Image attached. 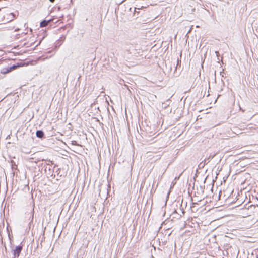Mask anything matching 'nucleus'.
<instances>
[{
    "label": "nucleus",
    "mask_w": 258,
    "mask_h": 258,
    "mask_svg": "<svg viewBox=\"0 0 258 258\" xmlns=\"http://www.w3.org/2000/svg\"><path fill=\"white\" fill-rule=\"evenodd\" d=\"M22 246H18L16 247V249L14 250V255L15 258H18L19 254L22 250Z\"/></svg>",
    "instance_id": "f257e3e1"
},
{
    "label": "nucleus",
    "mask_w": 258,
    "mask_h": 258,
    "mask_svg": "<svg viewBox=\"0 0 258 258\" xmlns=\"http://www.w3.org/2000/svg\"><path fill=\"white\" fill-rule=\"evenodd\" d=\"M7 16L9 17V18H8L7 20L6 21L7 22L12 21L14 18V15L13 13L7 14Z\"/></svg>",
    "instance_id": "f03ea898"
},
{
    "label": "nucleus",
    "mask_w": 258,
    "mask_h": 258,
    "mask_svg": "<svg viewBox=\"0 0 258 258\" xmlns=\"http://www.w3.org/2000/svg\"><path fill=\"white\" fill-rule=\"evenodd\" d=\"M17 66L13 65L12 67H11L9 68L8 69H7L6 71H5L3 72L4 73H8V72L11 71L12 70L15 69L16 68H17Z\"/></svg>",
    "instance_id": "7ed1b4c3"
},
{
    "label": "nucleus",
    "mask_w": 258,
    "mask_h": 258,
    "mask_svg": "<svg viewBox=\"0 0 258 258\" xmlns=\"http://www.w3.org/2000/svg\"><path fill=\"white\" fill-rule=\"evenodd\" d=\"M36 136L38 138H42L44 136V133L41 130L37 131L36 132Z\"/></svg>",
    "instance_id": "20e7f679"
},
{
    "label": "nucleus",
    "mask_w": 258,
    "mask_h": 258,
    "mask_svg": "<svg viewBox=\"0 0 258 258\" xmlns=\"http://www.w3.org/2000/svg\"><path fill=\"white\" fill-rule=\"evenodd\" d=\"M49 21H46V20H43L42 21L41 23H40V27H46L48 23H49Z\"/></svg>",
    "instance_id": "39448f33"
},
{
    "label": "nucleus",
    "mask_w": 258,
    "mask_h": 258,
    "mask_svg": "<svg viewBox=\"0 0 258 258\" xmlns=\"http://www.w3.org/2000/svg\"><path fill=\"white\" fill-rule=\"evenodd\" d=\"M139 9H140L139 8H135V9H134L135 12H134V15L135 17L136 16V18H138V15H139L140 14V12L137 11V10H139Z\"/></svg>",
    "instance_id": "423d86ee"
},
{
    "label": "nucleus",
    "mask_w": 258,
    "mask_h": 258,
    "mask_svg": "<svg viewBox=\"0 0 258 258\" xmlns=\"http://www.w3.org/2000/svg\"><path fill=\"white\" fill-rule=\"evenodd\" d=\"M76 141H73V144H76Z\"/></svg>",
    "instance_id": "0eeeda50"
},
{
    "label": "nucleus",
    "mask_w": 258,
    "mask_h": 258,
    "mask_svg": "<svg viewBox=\"0 0 258 258\" xmlns=\"http://www.w3.org/2000/svg\"><path fill=\"white\" fill-rule=\"evenodd\" d=\"M51 2H54L55 0H49Z\"/></svg>",
    "instance_id": "6e6552de"
},
{
    "label": "nucleus",
    "mask_w": 258,
    "mask_h": 258,
    "mask_svg": "<svg viewBox=\"0 0 258 258\" xmlns=\"http://www.w3.org/2000/svg\"><path fill=\"white\" fill-rule=\"evenodd\" d=\"M246 158H245V157H242V159L243 160H244V159H246Z\"/></svg>",
    "instance_id": "1a4fd4ad"
}]
</instances>
